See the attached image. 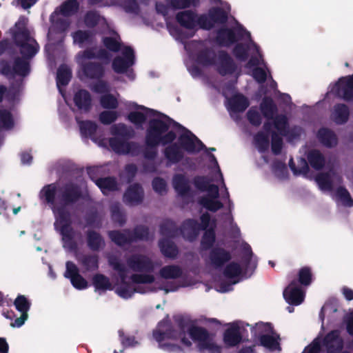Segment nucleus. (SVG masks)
<instances>
[{
	"instance_id": "nucleus-52",
	"label": "nucleus",
	"mask_w": 353,
	"mask_h": 353,
	"mask_svg": "<svg viewBox=\"0 0 353 353\" xmlns=\"http://www.w3.org/2000/svg\"><path fill=\"white\" fill-rule=\"evenodd\" d=\"M299 168H296L294 160L291 158L289 161V167L294 175L307 174L309 172L307 161L304 158L298 160Z\"/></svg>"
},
{
	"instance_id": "nucleus-45",
	"label": "nucleus",
	"mask_w": 353,
	"mask_h": 353,
	"mask_svg": "<svg viewBox=\"0 0 353 353\" xmlns=\"http://www.w3.org/2000/svg\"><path fill=\"white\" fill-rule=\"evenodd\" d=\"M22 58L26 59H32L39 51V45L34 39L28 41L19 46Z\"/></svg>"
},
{
	"instance_id": "nucleus-49",
	"label": "nucleus",
	"mask_w": 353,
	"mask_h": 353,
	"mask_svg": "<svg viewBox=\"0 0 353 353\" xmlns=\"http://www.w3.org/2000/svg\"><path fill=\"white\" fill-rule=\"evenodd\" d=\"M81 133L83 136L89 137L92 140H94V135L98 128L97 123L92 121H83L79 123Z\"/></svg>"
},
{
	"instance_id": "nucleus-26",
	"label": "nucleus",
	"mask_w": 353,
	"mask_h": 353,
	"mask_svg": "<svg viewBox=\"0 0 353 353\" xmlns=\"http://www.w3.org/2000/svg\"><path fill=\"white\" fill-rule=\"evenodd\" d=\"M350 109L344 103H336L334 105L330 119L337 125H343L347 122L350 117Z\"/></svg>"
},
{
	"instance_id": "nucleus-46",
	"label": "nucleus",
	"mask_w": 353,
	"mask_h": 353,
	"mask_svg": "<svg viewBox=\"0 0 353 353\" xmlns=\"http://www.w3.org/2000/svg\"><path fill=\"white\" fill-rule=\"evenodd\" d=\"M296 284L299 283L303 286H309L313 281V274L312 268L309 266L301 268L297 273Z\"/></svg>"
},
{
	"instance_id": "nucleus-55",
	"label": "nucleus",
	"mask_w": 353,
	"mask_h": 353,
	"mask_svg": "<svg viewBox=\"0 0 353 353\" xmlns=\"http://www.w3.org/2000/svg\"><path fill=\"white\" fill-rule=\"evenodd\" d=\"M14 305L21 314H28L31 302L24 295L19 294L14 301Z\"/></svg>"
},
{
	"instance_id": "nucleus-20",
	"label": "nucleus",
	"mask_w": 353,
	"mask_h": 353,
	"mask_svg": "<svg viewBox=\"0 0 353 353\" xmlns=\"http://www.w3.org/2000/svg\"><path fill=\"white\" fill-rule=\"evenodd\" d=\"M200 224L194 219H187L180 227V233L183 237L190 242L196 240L199 234Z\"/></svg>"
},
{
	"instance_id": "nucleus-15",
	"label": "nucleus",
	"mask_w": 353,
	"mask_h": 353,
	"mask_svg": "<svg viewBox=\"0 0 353 353\" xmlns=\"http://www.w3.org/2000/svg\"><path fill=\"white\" fill-rule=\"evenodd\" d=\"M175 19L181 27L187 30H194L197 26L201 28V24L199 22V15L192 10L178 12L176 14Z\"/></svg>"
},
{
	"instance_id": "nucleus-16",
	"label": "nucleus",
	"mask_w": 353,
	"mask_h": 353,
	"mask_svg": "<svg viewBox=\"0 0 353 353\" xmlns=\"http://www.w3.org/2000/svg\"><path fill=\"white\" fill-rule=\"evenodd\" d=\"M64 276L70 280L74 288L81 290L88 287V282L80 274L77 266L72 261H67Z\"/></svg>"
},
{
	"instance_id": "nucleus-27",
	"label": "nucleus",
	"mask_w": 353,
	"mask_h": 353,
	"mask_svg": "<svg viewBox=\"0 0 353 353\" xmlns=\"http://www.w3.org/2000/svg\"><path fill=\"white\" fill-rule=\"evenodd\" d=\"M319 142L327 148H332L338 144V137L334 132L327 128H320L316 134Z\"/></svg>"
},
{
	"instance_id": "nucleus-43",
	"label": "nucleus",
	"mask_w": 353,
	"mask_h": 353,
	"mask_svg": "<svg viewBox=\"0 0 353 353\" xmlns=\"http://www.w3.org/2000/svg\"><path fill=\"white\" fill-rule=\"evenodd\" d=\"M182 269L176 265H168L163 266L159 270V275L165 279H176L181 277Z\"/></svg>"
},
{
	"instance_id": "nucleus-24",
	"label": "nucleus",
	"mask_w": 353,
	"mask_h": 353,
	"mask_svg": "<svg viewBox=\"0 0 353 353\" xmlns=\"http://www.w3.org/2000/svg\"><path fill=\"white\" fill-rule=\"evenodd\" d=\"M173 188L181 197H185L190 194L191 187L189 179L183 174H176L172 179Z\"/></svg>"
},
{
	"instance_id": "nucleus-25",
	"label": "nucleus",
	"mask_w": 353,
	"mask_h": 353,
	"mask_svg": "<svg viewBox=\"0 0 353 353\" xmlns=\"http://www.w3.org/2000/svg\"><path fill=\"white\" fill-rule=\"evenodd\" d=\"M249 105L248 99L241 93L234 94L228 99V109L232 112H243Z\"/></svg>"
},
{
	"instance_id": "nucleus-33",
	"label": "nucleus",
	"mask_w": 353,
	"mask_h": 353,
	"mask_svg": "<svg viewBox=\"0 0 353 353\" xmlns=\"http://www.w3.org/2000/svg\"><path fill=\"white\" fill-rule=\"evenodd\" d=\"M216 53L210 48L205 47L196 54V61L203 66H210L216 64Z\"/></svg>"
},
{
	"instance_id": "nucleus-5",
	"label": "nucleus",
	"mask_w": 353,
	"mask_h": 353,
	"mask_svg": "<svg viewBox=\"0 0 353 353\" xmlns=\"http://www.w3.org/2000/svg\"><path fill=\"white\" fill-rule=\"evenodd\" d=\"M250 34L243 26L236 29L223 27L216 32V41L220 46L229 47Z\"/></svg>"
},
{
	"instance_id": "nucleus-10",
	"label": "nucleus",
	"mask_w": 353,
	"mask_h": 353,
	"mask_svg": "<svg viewBox=\"0 0 353 353\" xmlns=\"http://www.w3.org/2000/svg\"><path fill=\"white\" fill-rule=\"evenodd\" d=\"M123 57L117 56L112 62L113 70L117 74H124L135 62L134 50L130 46H125L123 50Z\"/></svg>"
},
{
	"instance_id": "nucleus-59",
	"label": "nucleus",
	"mask_w": 353,
	"mask_h": 353,
	"mask_svg": "<svg viewBox=\"0 0 353 353\" xmlns=\"http://www.w3.org/2000/svg\"><path fill=\"white\" fill-rule=\"evenodd\" d=\"M79 4L77 0H67L61 6V13L68 17L76 12L79 9Z\"/></svg>"
},
{
	"instance_id": "nucleus-44",
	"label": "nucleus",
	"mask_w": 353,
	"mask_h": 353,
	"mask_svg": "<svg viewBox=\"0 0 353 353\" xmlns=\"http://www.w3.org/2000/svg\"><path fill=\"white\" fill-rule=\"evenodd\" d=\"M72 78V70L66 65L59 66L57 73V85L58 88L67 85Z\"/></svg>"
},
{
	"instance_id": "nucleus-38",
	"label": "nucleus",
	"mask_w": 353,
	"mask_h": 353,
	"mask_svg": "<svg viewBox=\"0 0 353 353\" xmlns=\"http://www.w3.org/2000/svg\"><path fill=\"white\" fill-rule=\"evenodd\" d=\"M307 161L312 168L321 170L325 164V159L323 154L318 150H310L307 155Z\"/></svg>"
},
{
	"instance_id": "nucleus-62",
	"label": "nucleus",
	"mask_w": 353,
	"mask_h": 353,
	"mask_svg": "<svg viewBox=\"0 0 353 353\" xmlns=\"http://www.w3.org/2000/svg\"><path fill=\"white\" fill-rule=\"evenodd\" d=\"M100 104L105 109H116L119 102L113 94L108 93L101 97Z\"/></svg>"
},
{
	"instance_id": "nucleus-57",
	"label": "nucleus",
	"mask_w": 353,
	"mask_h": 353,
	"mask_svg": "<svg viewBox=\"0 0 353 353\" xmlns=\"http://www.w3.org/2000/svg\"><path fill=\"white\" fill-rule=\"evenodd\" d=\"M241 272L242 268L240 264L233 261L225 266L223 274L226 278L234 279L241 275Z\"/></svg>"
},
{
	"instance_id": "nucleus-64",
	"label": "nucleus",
	"mask_w": 353,
	"mask_h": 353,
	"mask_svg": "<svg viewBox=\"0 0 353 353\" xmlns=\"http://www.w3.org/2000/svg\"><path fill=\"white\" fill-rule=\"evenodd\" d=\"M212 180L206 176H195L193 179L194 187L201 192H205L211 184Z\"/></svg>"
},
{
	"instance_id": "nucleus-23",
	"label": "nucleus",
	"mask_w": 353,
	"mask_h": 353,
	"mask_svg": "<svg viewBox=\"0 0 353 353\" xmlns=\"http://www.w3.org/2000/svg\"><path fill=\"white\" fill-rule=\"evenodd\" d=\"M164 150L163 155L168 163L170 165L179 163L184 157V153L177 143L168 144Z\"/></svg>"
},
{
	"instance_id": "nucleus-40",
	"label": "nucleus",
	"mask_w": 353,
	"mask_h": 353,
	"mask_svg": "<svg viewBox=\"0 0 353 353\" xmlns=\"http://www.w3.org/2000/svg\"><path fill=\"white\" fill-rule=\"evenodd\" d=\"M180 232L174 221L170 219L164 220L160 225V234L165 237L174 238Z\"/></svg>"
},
{
	"instance_id": "nucleus-4",
	"label": "nucleus",
	"mask_w": 353,
	"mask_h": 353,
	"mask_svg": "<svg viewBox=\"0 0 353 353\" xmlns=\"http://www.w3.org/2000/svg\"><path fill=\"white\" fill-rule=\"evenodd\" d=\"M228 20V14L221 7H212L208 14H199V22L201 29L205 30H212L215 24L225 25Z\"/></svg>"
},
{
	"instance_id": "nucleus-12",
	"label": "nucleus",
	"mask_w": 353,
	"mask_h": 353,
	"mask_svg": "<svg viewBox=\"0 0 353 353\" xmlns=\"http://www.w3.org/2000/svg\"><path fill=\"white\" fill-rule=\"evenodd\" d=\"M80 68L83 76L88 79H102L105 74V68L102 63L83 61L80 63Z\"/></svg>"
},
{
	"instance_id": "nucleus-1",
	"label": "nucleus",
	"mask_w": 353,
	"mask_h": 353,
	"mask_svg": "<svg viewBox=\"0 0 353 353\" xmlns=\"http://www.w3.org/2000/svg\"><path fill=\"white\" fill-rule=\"evenodd\" d=\"M39 196L50 205L56 219L55 224L60 225L63 240L65 243H72L74 231L71 227L70 210L83 197L81 187L71 181L61 185L52 183L42 188Z\"/></svg>"
},
{
	"instance_id": "nucleus-42",
	"label": "nucleus",
	"mask_w": 353,
	"mask_h": 353,
	"mask_svg": "<svg viewBox=\"0 0 353 353\" xmlns=\"http://www.w3.org/2000/svg\"><path fill=\"white\" fill-rule=\"evenodd\" d=\"M14 75L26 77L30 74V65L28 59L17 57L13 63Z\"/></svg>"
},
{
	"instance_id": "nucleus-30",
	"label": "nucleus",
	"mask_w": 353,
	"mask_h": 353,
	"mask_svg": "<svg viewBox=\"0 0 353 353\" xmlns=\"http://www.w3.org/2000/svg\"><path fill=\"white\" fill-rule=\"evenodd\" d=\"M264 132H258L254 139L261 151L266 150L270 145L269 133H272V123L269 121L264 123L263 125Z\"/></svg>"
},
{
	"instance_id": "nucleus-34",
	"label": "nucleus",
	"mask_w": 353,
	"mask_h": 353,
	"mask_svg": "<svg viewBox=\"0 0 353 353\" xmlns=\"http://www.w3.org/2000/svg\"><path fill=\"white\" fill-rule=\"evenodd\" d=\"M159 247L162 254L166 258L174 259L179 254V249L176 245L168 239L163 238L160 239Z\"/></svg>"
},
{
	"instance_id": "nucleus-17",
	"label": "nucleus",
	"mask_w": 353,
	"mask_h": 353,
	"mask_svg": "<svg viewBox=\"0 0 353 353\" xmlns=\"http://www.w3.org/2000/svg\"><path fill=\"white\" fill-rule=\"evenodd\" d=\"M232 259L231 253L221 247H214L209 252L210 264L215 269H219Z\"/></svg>"
},
{
	"instance_id": "nucleus-60",
	"label": "nucleus",
	"mask_w": 353,
	"mask_h": 353,
	"mask_svg": "<svg viewBox=\"0 0 353 353\" xmlns=\"http://www.w3.org/2000/svg\"><path fill=\"white\" fill-rule=\"evenodd\" d=\"M249 48L244 43H239L236 44L232 50V53L236 59L241 61H245L248 57Z\"/></svg>"
},
{
	"instance_id": "nucleus-63",
	"label": "nucleus",
	"mask_w": 353,
	"mask_h": 353,
	"mask_svg": "<svg viewBox=\"0 0 353 353\" xmlns=\"http://www.w3.org/2000/svg\"><path fill=\"white\" fill-rule=\"evenodd\" d=\"M274 125L279 134L282 136H284V134L286 132L289 127L288 119L287 117L285 114H279L276 116L274 120Z\"/></svg>"
},
{
	"instance_id": "nucleus-50",
	"label": "nucleus",
	"mask_w": 353,
	"mask_h": 353,
	"mask_svg": "<svg viewBox=\"0 0 353 353\" xmlns=\"http://www.w3.org/2000/svg\"><path fill=\"white\" fill-rule=\"evenodd\" d=\"M111 219L119 226H123L126 223L125 214L121 209L119 203H114L110 207Z\"/></svg>"
},
{
	"instance_id": "nucleus-18",
	"label": "nucleus",
	"mask_w": 353,
	"mask_h": 353,
	"mask_svg": "<svg viewBox=\"0 0 353 353\" xmlns=\"http://www.w3.org/2000/svg\"><path fill=\"white\" fill-rule=\"evenodd\" d=\"M152 334L154 339L159 343V348L169 352H177L181 350L180 346L178 345L163 342L165 339L175 338L176 334L174 331L167 330L165 332H162L161 330H156L153 331Z\"/></svg>"
},
{
	"instance_id": "nucleus-31",
	"label": "nucleus",
	"mask_w": 353,
	"mask_h": 353,
	"mask_svg": "<svg viewBox=\"0 0 353 353\" xmlns=\"http://www.w3.org/2000/svg\"><path fill=\"white\" fill-rule=\"evenodd\" d=\"M130 234L132 243L138 241H148L150 239V229L145 225H137L132 230L125 229Z\"/></svg>"
},
{
	"instance_id": "nucleus-32",
	"label": "nucleus",
	"mask_w": 353,
	"mask_h": 353,
	"mask_svg": "<svg viewBox=\"0 0 353 353\" xmlns=\"http://www.w3.org/2000/svg\"><path fill=\"white\" fill-rule=\"evenodd\" d=\"M108 236L112 242L121 248L130 245L132 243L130 234L126 232L125 229L123 230H110L108 232Z\"/></svg>"
},
{
	"instance_id": "nucleus-11",
	"label": "nucleus",
	"mask_w": 353,
	"mask_h": 353,
	"mask_svg": "<svg viewBox=\"0 0 353 353\" xmlns=\"http://www.w3.org/2000/svg\"><path fill=\"white\" fill-rule=\"evenodd\" d=\"M332 91L345 101H353V74L339 78Z\"/></svg>"
},
{
	"instance_id": "nucleus-53",
	"label": "nucleus",
	"mask_w": 353,
	"mask_h": 353,
	"mask_svg": "<svg viewBox=\"0 0 353 353\" xmlns=\"http://www.w3.org/2000/svg\"><path fill=\"white\" fill-rule=\"evenodd\" d=\"M14 125L12 112L5 108H0V126L6 130H10Z\"/></svg>"
},
{
	"instance_id": "nucleus-9",
	"label": "nucleus",
	"mask_w": 353,
	"mask_h": 353,
	"mask_svg": "<svg viewBox=\"0 0 353 353\" xmlns=\"http://www.w3.org/2000/svg\"><path fill=\"white\" fill-rule=\"evenodd\" d=\"M126 262L128 266L135 272L152 273L155 268L152 260L141 254H132L127 259Z\"/></svg>"
},
{
	"instance_id": "nucleus-47",
	"label": "nucleus",
	"mask_w": 353,
	"mask_h": 353,
	"mask_svg": "<svg viewBox=\"0 0 353 353\" xmlns=\"http://www.w3.org/2000/svg\"><path fill=\"white\" fill-rule=\"evenodd\" d=\"M216 241V232L214 227L209 228L205 230L201 240V247L203 250H210Z\"/></svg>"
},
{
	"instance_id": "nucleus-22",
	"label": "nucleus",
	"mask_w": 353,
	"mask_h": 353,
	"mask_svg": "<svg viewBox=\"0 0 353 353\" xmlns=\"http://www.w3.org/2000/svg\"><path fill=\"white\" fill-rule=\"evenodd\" d=\"M223 340L227 347H235L242 342L240 327L235 323H231L223 336Z\"/></svg>"
},
{
	"instance_id": "nucleus-58",
	"label": "nucleus",
	"mask_w": 353,
	"mask_h": 353,
	"mask_svg": "<svg viewBox=\"0 0 353 353\" xmlns=\"http://www.w3.org/2000/svg\"><path fill=\"white\" fill-rule=\"evenodd\" d=\"M118 334L123 348L133 347L139 345V342L136 340L135 336L125 334L123 330H119Z\"/></svg>"
},
{
	"instance_id": "nucleus-41",
	"label": "nucleus",
	"mask_w": 353,
	"mask_h": 353,
	"mask_svg": "<svg viewBox=\"0 0 353 353\" xmlns=\"http://www.w3.org/2000/svg\"><path fill=\"white\" fill-rule=\"evenodd\" d=\"M95 183L104 194H106L107 192H114L118 190V183L114 177L99 178L96 180Z\"/></svg>"
},
{
	"instance_id": "nucleus-14",
	"label": "nucleus",
	"mask_w": 353,
	"mask_h": 353,
	"mask_svg": "<svg viewBox=\"0 0 353 353\" xmlns=\"http://www.w3.org/2000/svg\"><path fill=\"white\" fill-rule=\"evenodd\" d=\"M283 295L285 301L292 305L301 304L305 299V292L296 285V279L292 280L284 289Z\"/></svg>"
},
{
	"instance_id": "nucleus-56",
	"label": "nucleus",
	"mask_w": 353,
	"mask_h": 353,
	"mask_svg": "<svg viewBox=\"0 0 353 353\" xmlns=\"http://www.w3.org/2000/svg\"><path fill=\"white\" fill-rule=\"evenodd\" d=\"M130 280L134 284H151L154 282V276L150 273L132 274Z\"/></svg>"
},
{
	"instance_id": "nucleus-51",
	"label": "nucleus",
	"mask_w": 353,
	"mask_h": 353,
	"mask_svg": "<svg viewBox=\"0 0 353 353\" xmlns=\"http://www.w3.org/2000/svg\"><path fill=\"white\" fill-rule=\"evenodd\" d=\"M74 42L82 46L85 43L90 44L92 41L93 34L89 30H78L72 34Z\"/></svg>"
},
{
	"instance_id": "nucleus-28",
	"label": "nucleus",
	"mask_w": 353,
	"mask_h": 353,
	"mask_svg": "<svg viewBox=\"0 0 353 353\" xmlns=\"http://www.w3.org/2000/svg\"><path fill=\"white\" fill-rule=\"evenodd\" d=\"M85 236L87 246L90 250L98 252L105 247V241L99 232L94 230H88Z\"/></svg>"
},
{
	"instance_id": "nucleus-29",
	"label": "nucleus",
	"mask_w": 353,
	"mask_h": 353,
	"mask_svg": "<svg viewBox=\"0 0 353 353\" xmlns=\"http://www.w3.org/2000/svg\"><path fill=\"white\" fill-rule=\"evenodd\" d=\"M74 103L78 109L88 112L92 106V98L90 92L84 89L78 90L74 96Z\"/></svg>"
},
{
	"instance_id": "nucleus-61",
	"label": "nucleus",
	"mask_w": 353,
	"mask_h": 353,
	"mask_svg": "<svg viewBox=\"0 0 353 353\" xmlns=\"http://www.w3.org/2000/svg\"><path fill=\"white\" fill-rule=\"evenodd\" d=\"M316 181L323 190L332 191L333 190V182L327 173L318 174L316 177Z\"/></svg>"
},
{
	"instance_id": "nucleus-13",
	"label": "nucleus",
	"mask_w": 353,
	"mask_h": 353,
	"mask_svg": "<svg viewBox=\"0 0 353 353\" xmlns=\"http://www.w3.org/2000/svg\"><path fill=\"white\" fill-rule=\"evenodd\" d=\"M216 71L224 77L228 74H234L237 65L230 55L225 50H219L217 54V61H216Z\"/></svg>"
},
{
	"instance_id": "nucleus-36",
	"label": "nucleus",
	"mask_w": 353,
	"mask_h": 353,
	"mask_svg": "<svg viewBox=\"0 0 353 353\" xmlns=\"http://www.w3.org/2000/svg\"><path fill=\"white\" fill-rule=\"evenodd\" d=\"M77 259L85 271L91 272L99 269V256L97 254H81Z\"/></svg>"
},
{
	"instance_id": "nucleus-48",
	"label": "nucleus",
	"mask_w": 353,
	"mask_h": 353,
	"mask_svg": "<svg viewBox=\"0 0 353 353\" xmlns=\"http://www.w3.org/2000/svg\"><path fill=\"white\" fill-rule=\"evenodd\" d=\"M199 203L206 210L216 212L223 208V204L218 199L210 198V196H201L199 199Z\"/></svg>"
},
{
	"instance_id": "nucleus-37",
	"label": "nucleus",
	"mask_w": 353,
	"mask_h": 353,
	"mask_svg": "<svg viewBox=\"0 0 353 353\" xmlns=\"http://www.w3.org/2000/svg\"><path fill=\"white\" fill-rule=\"evenodd\" d=\"M260 110L265 118L272 119L277 112V107L271 97H265L260 103Z\"/></svg>"
},
{
	"instance_id": "nucleus-21",
	"label": "nucleus",
	"mask_w": 353,
	"mask_h": 353,
	"mask_svg": "<svg viewBox=\"0 0 353 353\" xmlns=\"http://www.w3.org/2000/svg\"><path fill=\"white\" fill-rule=\"evenodd\" d=\"M143 199V190L139 183L130 185L123 194V201L130 205L141 203Z\"/></svg>"
},
{
	"instance_id": "nucleus-19",
	"label": "nucleus",
	"mask_w": 353,
	"mask_h": 353,
	"mask_svg": "<svg viewBox=\"0 0 353 353\" xmlns=\"http://www.w3.org/2000/svg\"><path fill=\"white\" fill-rule=\"evenodd\" d=\"M109 145L117 154H129L137 152L139 145L135 142H127L119 137H112L109 139Z\"/></svg>"
},
{
	"instance_id": "nucleus-2",
	"label": "nucleus",
	"mask_w": 353,
	"mask_h": 353,
	"mask_svg": "<svg viewBox=\"0 0 353 353\" xmlns=\"http://www.w3.org/2000/svg\"><path fill=\"white\" fill-rule=\"evenodd\" d=\"M138 109L145 110L151 115H159L164 119H151L148 122V127L145 132V148L143 150V156L147 160L153 161L157 156V148L160 144L167 145L176 138V134L173 130L168 131L170 126L181 127L182 125L175 121L168 115L157 110L146 108L143 105H138Z\"/></svg>"
},
{
	"instance_id": "nucleus-54",
	"label": "nucleus",
	"mask_w": 353,
	"mask_h": 353,
	"mask_svg": "<svg viewBox=\"0 0 353 353\" xmlns=\"http://www.w3.org/2000/svg\"><path fill=\"white\" fill-rule=\"evenodd\" d=\"M336 196L345 207L353 206V199L348 190L343 186H339L336 188Z\"/></svg>"
},
{
	"instance_id": "nucleus-35",
	"label": "nucleus",
	"mask_w": 353,
	"mask_h": 353,
	"mask_svg": "<svg viewBox=\"0 0 353 353\" xmlns=\"http://www.w3.org/2000/svg\"><path fill=\"white\" fill-rule=\"evenodd\" d=\"M12 38L17 46H19L28 41H31L28 30L18 21L15 23V30L12 32Z\"/></svg>"
},
{
	"instance_id": "nucleus-7",
	"label": "nucleus",
	"mask_w": 353,
	"mask_h": 353,
	"mask_svg": "<svg viewBox=\"0 0 353 353\" xmlns=\"http://www.w3.org/2000/svg\"><path fill=\"white\" fill-rule=\"evenodd\" d=\"M176 128L184 131L183 133L180 134L178 139L180 148L190 154L196 153L200 152L201 150L206 149V146L203 143V142L191 131L183 125L182 128Z\"/></svg>"
},
{
	"instance_id": "nucleus-6",
	"label": "nucleus",
	"mask_w": 353,
	"mask_h": 353,
	"mask_svg": "<svg viewBox=\"0 0 353 353\" xmlns=\"http://www.w3.org/2000/svg\"><path fill=\"white\" fill-rule=\"evenodd\" d=\"M272 330L270 323H259L256 324L255 327H252L251 333L254 338H257L259 340L260 345L271 350H275L279 347L277 339L272 335L264 334Z\"/></svg>"
},
{
	"instance_id": "nucleus-8",
	"label": "nucleus",
	"mask_w": 353,
	"mask_h": 353,
	"mask_svg": "<svg viewBox=\"0 0 353 353\" xmlns=\"http://www.w3.org/2000/svg\"><path fill=\"white\" fill-rule=\"evenodd\" d=\"M321 341L326 353H350L347 350H343L344 340L339 330H333L327 332Z\"/></svg>"
},
{
	"instance_id": "nucleus-39",
	"label": "nucleus",
	"mask_w": 353,
	"mask_h": 353,
	"mask_svg": "<svg viewBox=\"0 0 353 353\" xmlns=\"http://www.w3.org/2000/svg\"><path fill=\"white\" fill-rule=\"evenodd\" d=\"M92 283L95 291L105 292L113 290L112 285L108 276L103 274L97 273L92 276Z\"/></svg>"
},
{
	"instance_id": "nucleus-3",
	"label": "nucleus",
	"mask_w": 353,
	"mask_h": 353,
	"mask_svg": "<svg viewBox=\"0 0 353 353\" xmlns=\"http://www.w3.org/2000/svg\"><path fill=\"white\" fill-rule=\"evenodd\" d=\"M190 338L197 342V347L201 353L208 351V353H221V347L214 341V334L202 327L192 325L188 328Z\"/></svg>"
}]
</instances>
